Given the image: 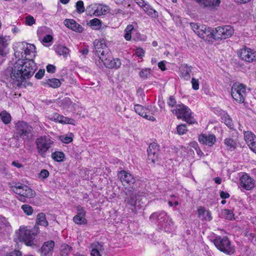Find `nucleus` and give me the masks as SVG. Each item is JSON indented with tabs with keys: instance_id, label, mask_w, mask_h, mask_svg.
Here are the masks:
<instances>
[{
	"instance_id": "f257e3e1",
	"label": "nucleus",
	"mask_w": 256,
	"mask_h": 256,
	"mask_svg": "<svg viewBox=\"0 0 256 256\" xmlns=\"http://www.w3.org/2000/svg\"><path fill=\"white\" fill-rule=\"evenodd\" d=\"M36 68V64L34 60H18L14 64H9L2 72V81L20 88L23 82L34 75Z\"/></svg>"
},
{
	"instance_id": "f03ea898",
	"label": "nucleus",
	"mask_w": 256,
	"mask_h": 256,
	"mask_svg": "<svg viewBox=\"0 0 256 256\" xmlns=\"http://www.w3.org/2000/svg\"><path fill=\"white\" fill-rule=\"evenodd\" d=\"M150 221L155 224L159 231L170 232L174 226L172 219L164 211L153 212L150 216Z\"/></svg>"
},
{
	"instance_id": "7ed1b4c3",
	"label": "nucleus",
	"mask_w": 256,
	"mask_h": 256,
	"mask_svg": "<svg viewBox=\"0 0 256 256\" xmlns=\"http://www.w3.org/2000/svg\"><path fill=\"white\" fill-rule=\"evenodd\" d=\"M39 233L40 228L38 226H34L32 230L20 227L18 231L16 232L14 240L16 242L18 240L24 242L28 246H32L35 236Z\"/></svg>"
},
{
	"instance_id": "20e7f679",
	"label": "nucleus",
	"mask_w": 256,
	"mask_h": 256,
	"mask_svg": "<svg viewBox=\"0 0 256 256\" xmlns=\"http://www.w3.org/2000/svg\"><path fill=\"white\" fill-rule=\"evenodd\" d=\"M10 188L18 196L17 198L22 202H26V198H32L35 196V192L28 186L12 182L8 184Z\"/></svg>"
},
{
	"instance_id": "39448f33",
	"label": "nucleus",
	"mask_w": 256,
	"mask_h": 256,
	"mask_svg": "<svg viewBox=\"0 0 256 256\" xmlns=\"http://www.w3.org/2000/svg\"><path fill=\"white\" fill-rule=\"evenodd\" d=\"M126 196L124 199V203L126 207L130 210L133 212L136 213V207L138 203L140 200L142 194L136 192V188H131V189L124 190Z\"/></svg>"
},
{
	"instance_id": "423d86ee",
	"label": "nucleus",
	"mask_w": 256,
	"mask_h": 256,
	"mask_svg": "<svg viewBox=\"0 0 256 256\" xmlns=\"http://www.w3.org/2000/svg\"><path fill=\"white\" fill-rule=\"evenodd\" d=\"M212 242L218 250L226 254L232 255L236 252L234 246L226 236H216L212 240Z\"/></svg>"
},
{
	"instance_id": "0eeeda50",
	"label": "nucleus",
	"mask_w": 256,
	"mask_h": 256,
	"mask_svg": "<svg viewBox=\"0 0 256 256\" xmlns=\"http://www.w3.org/2000/svg\"><path fill=\"white\" fill-rule=\"evenodd\" d=\"M172 112L176 114L178 119H182L187 124H192L196 122L195 119L192 116V110L183 104H178L176 108L172 109Z\"/></svg>"
},
{
	"instance_id": "6e6552de",
	"label": "nucleus",
	"mask_w": 256,
	"mask_h": 256,
	"mask_svg": "<svg viewBox=\"0 0 256 256\" xmlns=\"http://www.w3.org/2000/svg\"><path fill=\"white\" fill-rule=\"evenodd\" d=\"M231 95L232 98L239 103L244 102L246 96V86L242 84L234 83L231 88Z\"/></svg>"
},
{
	"instance_id": "1a4fd4ad",
	"label": "nucleus",
	"mask_w": 256,
	"mask_h": 256,
	"mask_svg": "<svg viewBox=\"0 0 256 256\" xmlns=\"http://www.w3.org/2000/svg\"><path fill=\"white\" fill-rule=\"evenodd\" d=\"M118 176L124 187V190L131 189V188H136V180L130 172L122 170L119 172Z\"/></svg>"
},
{
	"instance_id": "9d476101",
	"label": "nucleus",
	"mask_w": 256,
	"mask_h": 256,
	"mask_svg": "<svg viewBox=\"0 0 256 256\" xmlns=\"http://www.w3.org/2000/svg\"><path fill=\"white\" fill-rule=\"evenodd\" d=\"M38 153L42 158H45L46 152L51 147L53 141L46 136L38 138L36 141Z\"/></svg>"
},
{
	"instance_id": "9b49d317",
	"label": "nucleus",
	"mask_w": 256,
	"mask_h": 256,
	"mask_svg": "<svg viewBox=\"0 0 256 256\" xmlns=\"http://www.w3.org/2000/svg\"><path fill=\"white\" fill-rule=\"evenodd\" d=\"M100 59L101 60L105 66L108 68L117 69L120 68L122 65L120 59L114 58L110 51L104 54V56H101Z\"/></svg>"
},
{
	"instance_id": "f8f14e48",
	"label": "nucleus",
	"mask_w": 256,
	"mask_h": 256,
	"mask_svg": "<svg viewBox=\"0 0 256 256\" xmlns=\"http://www.w3.org/2000/svg\"><path fill=\"white\" fill-rule=\"evenodd\" d=\"M18 46L23 51L24 61L34 60L33 58L36 56V46L34 44L23 42L20 43Z\"/></svg>"
},
{
	"instance_id": "ddd939ff",
	"label": "nucleus",
	"mask_w": 256,
	"mask_h": 256,
	"mask_svg": "<svg viewBox=\"0 0 256 256\" xmlns=\"http://www.w3.org/2000/svg\"><path fill=\"white\" fill-rule=\"evenodd\" d=\"M240 186L246 190H251L256 186V180L246 172L240 176Z\"/></svg>"
},
{
	"instance_id": "4468645a",
	"label": "nucleus",
	"mask_w": 256,
	"mask_h": 256,
	"mask_svg": "<svg viewBox=\"0 0 256 256\" xmlns=\"http://www.w3.org/2000/svg\"><path fill=\"white\" fill-rule=\"evenodd\" d=\"M148 160L153 164H155L158 161L160 149L159 146L155 142L151 143L147 150Z\"/></svg>"
},
{
	"instance_id": "2eb2a0df",
	"label": "nucleus",
	"mask_w": 256,
	"mask_h": 256,
	"mask_svg": "<svg viewBox=\"0 0 256 256\" xmlns=\"http://www.w3.org/2000/svg\"><path fill=\"white\" fill-rule=\"evenodd\" d=\"M77 214L73 218L74 222L77 224H86L88 221L86 218V212L80 205L76 206Z\"/></svg>"
},
{
	"instance_id": "dca6fc26",
	"label": "nucleus",
	"mask_w": 256,
	"mask_h": 256,
	"mask_svg": "<svg viewBox=\"0 0 256 256\" xmlns=\"http://www.w3.org/2000/svg\"><path fill=\"white\" fill-rule=\"evenodd\" d=\"M93 44L96 53L98 56L99 58H100L101 56H104V54L109 52V49L103 40H100L96 39L94 40Z\"/></svg>"
},
{
	"instance_id": "f3484780",
	"label": "nucleus",
	"mask_w": 256,
	"mask_h": 256,
	"mask_svg": "<svg viewBox=\"0 0 256 256\" xmlns=\"http://www.w3.org/2000/svg\"><path fill=\"white\" fill-rule=\"evenodd\" d=\"M198 142L202 144L211 147L216 142V137L213 134H202L198 136Z\"/></svg>"
},
{
	"instance_id": "a211bd4d",
	"label": "nucleus",
	"mask_w": 256,
	"mask_h": 256,
	"mask_svg": "<svg viewBox=\"0 0 256 256\" xmlns=\"http://www.w3.org/2000/svg\"><path fill=\"white\" fill-rule=\"evenodd\" d=\"M66 27L77 32H82L84 28L74 19H66L64 22Z\"/></svg>"
},
{
	"instance_id": "6ab92c4d",
	"label": "nucleus",
	"mask_w": 256,
	"mask_h": 256,
	"mask_svg": "<svg viewBox=\"0 0 256 256\" xmlns=\"http://www.w3.org/2000/svg\"><path fill=\"white\" fill-rule=\"evenodd\" d=\"M54 246V242L53 240L44 242L40 248L41 255L42 256L51 255L52 254Z\"/></svg>"
},
{
	"instance_id": "aec40b11",
	"label": "nucleus",
	"mask_w": 256,
	"mask_h": 256,
	"mask_svg": "<svg viewBox=\"0 0 256 256\" xmlns=\"http://www.w3.org/2000/svg\"><path fill=\"white\" fill-rule=\"evenodd\" d=\"M54 121L62 124H70L76 126V121L70 118L64 116L58 113H55L52 118Z\"/></svg>"
},
{
	"instance_id": "412c9836",
	"label": "nucleus",
	"mask_w": 256,
	"mask_h": 256,
	"mask_svg": "<svg viewBox=\"0 0 256 256\" xmlns=\"http://www.w3.org/2000/svg\"><path fill=\"white\" fill-rule=\"evenodd\" d=\"M16 138H22L24 140H30L32 137V132L31 129H16Z\"/></svg>"
},
{
	"instance_id": "4be33fe9",
	"label": "nucleus",
	"mask_w": 256,
	"mask_h": 256,
	"mask_svg": "<svg viewBox=\"0 0 256 256\" xmlns=\"http://www.w3.org/2000/svg\"><path fill=\"white\" fill-rule=\"evenodd\" d=\"M216 110L218 112V114L221 116L222 122H223L228 128H232V121L227 113L222 109L216 110ZM215 112L216 113V112Z\"/></svg>"
},
{
	"instance_id": "5701e85b",
	"label": "nucleus",
	"mask_w": 256,
	"mask_h": 256,
	"mask_svg": "<svg viewBox=\"0 0 256 256\" xmlns=\"http://www.w3.org/2000/svg\"><path fill=\"white\" fill-rule=\"evenodd\" d=\"M70 112H71L74 116H79L80 118H84L85 116V110L78 104L74 103L70 107Z\"/></svg>"
},
{
	"instance_id": "b1692460",
	"label": "nucleus",
	"mask_w": 256,
	"mask_h": 256,
	"mask_svg": "<svg viewBox=\"0 0 256 256\" xmlns=\"http://www.w3.org/2000/svg\"><path fill=\"white\" fill-rule=\"evenodd\" d=\"M198 216L202 220L210 221L212 218L210 212L206 210L204 207L200 206L198 208Z\"/></svg>"
},
{
	"instance_id": "393cba45",
	"label": "nucleus",
	"mask_w": 256,
	"mask_h": 256,
	"mask_svg": "<svg viewBox=\"0 0 256 256\" xmlns=\"http://www.w3.org/2000/svg\"><path fill=\"white\" fill-rule=\"evenodd\" d=\"M212 29L210 27H207L205 25L200 26V28L199 31H196V34L199 37L204 38L210 36H212Z\"/></svg>"
},
{
	"instance_id": "a878e982",
	"label": "nucleus",
	"mask_w": 256,
	"mask_h": 256,
	"mask_svg": "<svg viewBox=\"0 0 256 256\" xmlns=\"http://www.w3.org/2000/svg\"><path fill=\"white\" fill-rule=\"evenodd\" d=\"M192 66H188L187 64L182 65L180 70L182 74V77L184 80H188L190 78V72H192Z\"/></svg>"
},
{
	"instance_id": "bb28decb",
	"label": "nucleus",
	"mask_w": 256,
	"mask_h": 256,
	"mask_svg": "<svg viewBox=\"0 0 256 256\" xmlns=\"http://www.w3.org/2000/svg\"><path fill=\"white\" fill-rule=\"evenodd\" d=\"M34 226H42L46 227L48 226V222L46 220V214L44 212H40L38 214L36 218V224Z\"/></svg>"
},
{
	"instance_id": "cd10ccee",
	"label": "nucleus",
	"mask_w": 256,
	"mask_h": 256,
	"mask_svg": "<svg viewBox=\"0 0 256 256\" xmlns=\"http://www.w3.org/2000/svg\"><path fill=\"white\" fill-rule=\"evenodd\" d=\"M222 38L224 40L231 37L234 33V30L229 25L222 26Z\"/></svg>"
},
{
	"instance_id": "c85d7f7f",
	"label": "nucleus",
	"mask_w": 256,
	"mask_h": 256,
	"mask_svg": "<svg viewBox=\"0 0 256 256\" xmlns=\"http://www.w3.org/2000/svg\"><path fill=\"white\" fill-rule=\"evenodd\" d=\"M154 108L152 106H149L147 108H146L143 117L147 120L154 121L156 120L154 117Z\"/></svg>"
},
{
	"instance_id": "c756f323",
	"label": "nucleus",
	"mask_w": 256,
	"mask_h": 256,
	"mask_svg": "<svg viewBox=\"0 0 256 256\" xmlns=\"http://www.w3.org/2000/svg\"><path fill=\"white\" fill-rule=\"evenodd\" d=\"M42 83L44 84H47L48 86L54 88H59L61 85L60 80L56 78H48L46 80V82Z\"/></svg>"
},
{
	"instance_id": "7c9ffc66",
	"label": "nucleus",
	"mask_w": 256,
	"mask_h": 256,
	"mask_svg": "<svg viewBox=\"0 0 256 256\" xmlns=\"http://www.w3.org/2000/svg\"><path fill=\"white\" fill-rule=\"evenodd\" d=\"M7 40L4 37L0 36V55L5 56L8 53Z\"/></svg>"
},
{
	"instance_id": "2f4dec72",
	"label": "nucleus",
	"mask_w": 256,
	"mask_h": 256,
	"mask_svg": "<svg viewBox=\"0 0 256 256\" xmlns=\"http://www.w3.org/2000/svg\"><path fill=\"white\" fill-rule=\"evenodd\" d=\"M56 53L59 56H62L64 58H66L70 52L69 49L66 46L58 45L55 49Z\"/></svg>"
},
{
	"instance_id": "473e14b6",
	"label": "nucleus",
	"mask_w": 256,
	"mask_h": 256,
	"mask_svg": "<svg viewBox=\"0 0 256 256\" xmlns=\"http://www.w3.org/2000/svg\"><path fill=\"white\" fill-rule=\"evenodd\" d=\"M74 103V102H72L70 98L68 97L63 98L59 102L60 106L63 109H66L68 111L70 110V107L72 106Z\"/></svg>"
},
{
	"instance_id": "72a5a7b5",
	"label": "nucleus",
	"mask_w": 256,
	"mask_h": 256,
	"mask_svg": "<svg viewBox=\"0 0 256 256\" xmlns=\"http://www.w3.org/2000/svg\"><path fill=\"white\" fill-rule=\"evenodd\" d=\"M91 256H102L100 251L102 250V246L100 243L93 244H92Z\"/></svg>"
},
{
	"instance_id": "f704fd0d",
	"label": "nucleus",
	"mask_w": 256,
	"mask_h": 256,
	"mask_svg": "<svg viewBox=\"0 0 256 256\" xmlns=\"http://www.w3.org/2000/svg\"><path fill=\"white\" fill-rule=\"evenodd\" d=\"M222 26H218L216 28L214 29H212V38L216 40H224L222 38Z\"/></svg>"
},
{
	"instance_id": "c9c22d12",
	"label": "nucleus",
	"mask_w": 256,
	"mask_h": 256,
	"mask_svg": "<svg viewBox=\"0 0 256 256\" xmlns=\"http://www.w3.org/2000/svg\"><path fill=\"white\" fill-rule=\"evenodd\" d=\"M98 8V4H92L88 6L86 9V15L90 16H96Z\"/></svg>"
},
{
	"instance_id": "e433bc0d",
	"label": "nucleus",
	"mask_w": 256,
	"mask_h": 256,
	"mask_svg": "<svg viewBox=\"0 0 256 256\" xmlns=\"http://www.w3.org/2000/svg\"><path fill=\"white\" fill-rule=\"evenodd\" d=\"M52 158L57 162H64L66 158L64 154L62 152H54L52 154Z\"/></svg>"
},
{
	"instance_id": "4c0bfd02",
	"label": "nucleus",
	"mask_w": 256,
	"mask_h": 256,
	"mask_svg": "<svg viewBox=\"0 0 256 256\" xmlns=\"http://www.w3.org/2000/svg\"><path fill=\"white\" fill-rule=\"evenodd\" d=\"M152 69L150 68H142L139 72V76L143 80L148 78L152 76Z\"/></svg>"
},
{
	"instance_id": "58836bf2",
	"label": "nucleus",
	"mask_w": 256,
	"mask_h": 256,
	"mask_svg": "<svg viewBox=\"0 0 256 256\" xmlns=\"http://www.w3.org/2000/svg\"><path fill=\"white\" fill-rule=\"evenodd\" d=\"M221 214L222 217L225 219L230 220L234 219V214L232 210L226 208L222 210Z\"/></svg>"
},
{
	"instance_id": "ea45409f",
	"label": "nucleus",
	"mask_w": 256,
	"mask_h": 256,
	"mask_svg": "<svg viewBox=\"0 0 256 256\" xmlns=\"http://www.w3.org/2000/svg\"><path fill=\"white\" fill-rule=\"evenodd\" d=\"M110 10L108 6L100 4L98 5L96 16L106 14L110 12Z\"/></svg>"
},
{
	"instance_id": "a19ab883",
	"label": "nucleus",
	"mask_w": 256,
	"mask_h": 256,
	"mask_svg": "<svg viewBox=\"0 0 256 256\" xmlns=\"http://www.w3.org/2000/svg\"><path fill=\"white\" fill-rule=\"evenodd\" d=\"M254 138H256L255 134L250 131H244V138L248 146L250 142H252L254 141Z\"/></svg>"
},
{
	"instance_id": "79ce46f5",
	"label": "nucleus",
	"mask_w": 256,
	"mask_h": 256,
	"mask_svg": "<svg viewBox=\"0 0 256 256\" xmlns=\"http://www.w3.org/2000/svg\"><path fill=\"white\" fill-rule=\"evenodd\" d=\"M134 30V27L132 24H128L126 28L124 30V38L128 41L131 40L132 38V31Z\"/></svg>"
},
{
	"instance_id": "37998d69",
	"label": "nucleus",
	"mask_w": 256,
	"mask_h": 256,
	"mask_svg": "<svg viewBox=\"0 0 256 256\" xmlns=\"http://www.w3.org/2000/svg\"><path fill=\"white\" fill-rule=\"evenodd\" d=\"M102 24L101 20L97 18L90 20L88 23L94 30H100L101 28Z\"/></svg>"
},
{
	"instance_id": "c03bdc74",
	"label": "nucleus",
	"mask_w": 256,
	"mask_h": 256,
	"mask_svg": "<svg viewBox=\"0 0 256 256\" xmlns=\"http://www.w3.org/2000/svg\"><path fill=\"white\" fill-rule=\"evenodd\" d=\"M0 116L2 122L5 124H8L11 120V116L6 111H2L0 113Z\"/></svg>"
},
{
	"instance_id": "a18cd8bd",
	"label": "nucleus",
	"mask_w": 256,
	"mask_h": 256,
	"mask_svg": "<svg viewBox=\"0 0 256 256\" xmlns=\"http://www.w3.org/2000/svg\"><path fill=\"white\" fill-rule=\"evenodd\" d=\"M148 14L152 17L156 18L158 16V12L155 10L151 6L146 4V7L143 8Z\"/></svg>"
},
{
	"instance_id": "49530a36",
	"label": "nucleus",
	"mask_w": 256,
	"mask_h": 256,
	"mask_svg": "<svg viewBox=\"0 0 256 256\" xmlns=\"http://www.w3.org/2000/svg\"><path fill=\"white\" fill-rule=\"evenodd\" d=\"M246 60H242L247 62H252L256 60V52H254L252 49H250L249 52L246 56Z\"/></svg>"
},
{
	"instance_id": "de8ad7c7",
	"label": "nucleus",
	"mask_w": 256,
	"mask_h": 256,
	"mask_svg": "<svg viewBox=\"0 0 256 256\" xmlns=\"http://www.w3.org/2000/svg\"><path fill=\"white\" fill-rule=\"evenodd\" d=\"M74 135L72 133L60 136V140L64 144H69L72 141Z\"/></svg>"
},
{
	"instance_id": "09e8293b",
	"label": "nucleus",
	"mask_w": 256,
	"mask_h": 256,
	"mask_svg": "<svg viewBox=\"0 0 256 256\" xmlns=\"http://www.w3.org/2000/svg\"><path fill=\"white\" fill-rule=\"evenodd\" d=\"M224 144L229 150L236 148V142L231 138H226L224 140Z\"/></svg>"
},
{
	"instance_id": "8fccbe9b",
	"label": "nucleus",
	"mask_w": 256,
	"mask_h": 256,
	"mask_svg": "<svg viewBox=\"0 0 256 256\" xmlns=\"http://www.w3.org/2000/svg\"><path fill=\"white\" fill-rule=\"evenodd\" d=\"M250 49L244 46L238 51V56L242 60H246V56L249 52Z\"/></svg>"
},
{
	"instance_id": "3c124183",
	"label": "nucleus",
	"mask_w": 256,
	"mask_h": 256,
	"mask_svg": "<svg viewBox=\"0 0 256 256\" xmlns=\"http://www.w3.org/2000/svg\"><path fill=\"white\" fill-rule=\"evenodd\" d=\"M22 209L24 212L28 216H30L33 213L34 210L28 204H23L22 206Z\"/></svg>"
},
{
	"instance_id": "603ef678",
	"label": "nucleus",
	"mask_w": 256,
	"mask_h": 256,
	"mask_svg": "<svg viewBox=\"0 0 256 256\" xmlns=\"http://www.w3.org/2000/svg\"><path fill=\"white\" fill-rule=\"evenodd\" d=\"M76 11L78 14H82L85 10L84 2L82 0H78L76 2Z\"/></svg>"
},
{
	"instance_id": "864d4df0",
	"label": "nucleus",
	"mask_w": 256,
	"mask_h": 256,
	"mask_svg": "<svg viewBox=\"0 0 256 256\" xmlns=\"http://www.w3.org/2000/svg\"><path fill=\"white\" fill-rule=\"evenodd\" d=\"M146 108L142 105L137 104L134 105V109L138 114L143 117Z\"/></svg>"
},
{
	"instance_id": "5fc2aeb1",
	"label": "nucleus",
	"mask_w": 256,
	"mask_h": 256,
	"mask_svg": "<svg viewBox=\"0 0 256 256\" xmlns=\"http://www.w3.org/2000/svg\"><path fill=\"white\" fill-rule=\"evenodd\" d=\"M72 250V248L67 244H64L62 246L61 252L62 255H68Z\"/></svg>"
},
{
	"instance_id": "6e6d98bb",
	"label": "nucleus",
	"mask_w": 256,
	"mask_h": 256,
	"mask_svg": "<svg viewBox=\"0 0 256 256\" xmlns=\"http://www.w3.org/2000/svg\"><path fill=\"white\" fill-rule=\"evenodd\" d=\"M177 198L174 195H172L170 196V199L168 201V204L170 206H176L179 204V202Z\"/></svg>"
},
{
	"instance_id": "4d7b16f0",
	"label": "nucleus",
	"mask_w": 256,
	"mask_h": 256,
	"mask_svg": "<svg viewBox=\"0 0 256 256\" xmlns=\"http://www.w3.org/2000/svg\"><path fill=\"white\" fill-rule=\"evenodd\" d=\"M53 37L50 34H46L44 36V38L40 40L42 44L44 46H48V45L46 44V43H49L52 41Z\"/></svg>"
},
{
	"instance_id": "13d9d810",
	"label": "nucleus",
	"mask_w": 256,
	"mask_h": 256,
	"mask_svg": "<svg viewBox=\"0 0 256 256\" xmlns=\"http://www.w3.org/2000/svg\"><path fill=\"white\" fill-rule=\"evenodd\" d=\"M0 174L4 177L10 176V173L5 164L0 165Z\"/></svg>"
},
{
	"instance_id": "bf43d9fd",
	"label": "nucleus",
	"mask_w": 256,
	"mask_h": 256,
	"mask_svg": "<svg viewBox=\"0 0 256 256\" xmlns=\"http://www.w3.org/2000/svg\"><path fill=\"white\" fill-rule=\"evenodd\" d=\"M47 27L46 26H42L39 28L37 30V35L39 38V39L40 40L42 37L47 32Z\"/></svg>"
},
{
	"instance_id": "052dcab7",
	"label": "nucleus",
	"mask_w": 256,
	"mask_h": 256,
	"mask_svg": "<svg viewBox=\"0 0 256 256\" xmlns=\"http://www.w3.org/2000/svg\"><path fill=\"white\" fill-rule=\"evenodd\" d=\"M168 104L171 108L176 107V102L173 96H170L168 102H167Z\"/></svg>"
},
{
	"instance_id": "680f3d73",
	"label": "nucleus",
	"mask_w": 256,
	"mask_h": 256,
	"mask_svg": "<svg viewBox=\"0 0 256 256\" xmlns=\"http://www.w3.org/2000/svg\"><path fill=\"white\" fill-rule=\"evenodd\" d=\"M26 22L27 25L32 26L35 24L36 20L32 16L29 15L26 18Z\"/></svg>"
},
{
	"instance_id": "e2e57ef3",
	"label": "nucleus",
	"mask_w": 256,
	"mask_h": 256,
	"mask_svg": "<svg viewBox=\"0 0 256 256\" xmlns=\"http://www.w3.org/2000/svg\"><path fill=\"white\" fill-rule=\"evenodd\" d=\"M15 128H28V124L24 121H19L16 124Z\"/></svg>"
},
{
	"instance_id": "0e129e2a",
	"label": "nucleus",
	"mask_w": 256,
	"mask_h": 256,
	"mask_svg": "<svg viewBox=\"0 0 256 256\" xmlns=\"http://www.w3.org/2000/svg\"><path fill=\"white\" fill-rule=\"evenodd\" d=\"M191 82L192 84V88L194 90H198L199 88V82L198 80L193 78L192 79Z\"/></svg>"
},
{
	"instance_id": "69168bd1",
	"label": "nucleus",
	"mask_w": 256,
	"mask_h": 256,
	"mask_svg": "<svg viewBox=\"0 0 256 256\" xmlns=\"http://www.w3.org/2000/svg\"><path fill=\"white\" fill-rule=\"evenodd\" d=\"M45 73L44 69L40 68L39 70L36 74L34 77L38 80L42 79Z\"/></svg>"
},
{
	"instance_id": "338daca9",
	"label": "nucleus",
	"mask_w": 256,
	"mask_h": 256,
	"mask_svg": "<svg viewBox=\"0 0 256 256\" xmlns=\"http://www.w3.org/2000/svg\"><path fill=\"white\" fill-rule=\"evenodd\" d=\"M39 178L43 179L47 178L49 176V172L46 170H42L38 174Z\"/></svg>"
},
{
	"instance_id": "774afa93",
	"label": "nucleus",
	"mask_w": 256,
	"mask_h": 256,
	"mask_svg": "<svg viewBox=\"0 0 256 256\" xmlns=\"http://www.w3.org/2000/svg\"><path fill=\"white\" fill-rule=\"evenodd\" d=\"M6 256H22V253L20 250H14L11 252H7Z\"/></svg>"
}]
</instances>
